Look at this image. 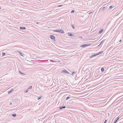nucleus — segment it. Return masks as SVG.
<instances>
[{
  "label": "nucleus",
  "instance_id": "f257e3e1",
  "mask_svg": "<svg viewBox=\"0 0 123 123\" xmlns=\"http://www.w3.org/2000/svg\"><path fill=\"white\" fill-rule=\"evenodd\" d=\"M62 73H67L68 74H69V72H68L65 69H63L62 70Z\"/></svg>",
  "mask_w": 123,
  "mask_h": 123
},
{
  "label": "nucleus",
  "instance_id": "f03ea898",
  "mask_svg": "<svg viewBox=\"0 0 123 123\" xmlns=\"http://www.w3.org/2000/svg\"><path fill=\"white\" fill-rule=\"evenodd\" d=\"M91 45L90 44H84L83 45H82L80 46V47L82 48H84L87 46H90Z\"/></svg>",
  "mask_w": 123,
  "mask_h": 123
},
{
  "label": "nucleus",
  "instance_id": "7ed1b4c3",
  "mask_svg": "<svg viewBox=\"0 0 123 123\" xmlns=\"http://www.w3.org/2000/svg\"><path fill=\"white\" fill-rule=\"evenodd\" d=\"M50 37L52 39H54V40H55V37L54 36L52 35H51L50 36Z\"/></svg>",
  "mask_w": 123,
  "mask_h": 123
},
{
  "label": "nucleus",
  "instance_id": "20e7f679",
  "mask_svg": "<svg viewBox=\"0 0 123 123\" xmlns=\"http://www.w3.org/2000/svg\"><path fill=\"white\" fill-rule=\"evenodd\" d=\"M19 29L21 30H25L26 29V28L24 26H20L19 27Z\"/></svg>",
  "mask_w": 123,
  "mask_h": 123
},
{
  "label": "nucleus",
  "instance_id": "39448f33",
  "mask_svg": "<svg viewBox=\"0 0 123 123\" xmlns=\"http://www.w3.org/2000/svg\"><path fill=\"white\" fill-rule=\"evenodd\" d=\"M68 35L70 36H74V35L73 34H72L71 33L69 32L68 33Z\"/></svg>",
  "mask_w": 123,
  "mask_h": 123
},
{
  "label": "nucleus",
  "instance_id": "423d86ee",
  "mask_svg": "<svg viewBox=\"0 0 123 123\" xmlns=\"http://www.w3.org/2000/svg\"><path fill=\"white\" fill-rule=\"evenodd\" d=\"M97 55L96 54H95L94 55H92L91 56H90V58H92L93 57Z\"/></svg>",
  "mask_w": 123,
  "mask_h": 123
},
{
  "label": "nucleus",
  "instance_id": "0eeeda50",
  "mask_svg": "<svg viewBox=\"0 0 123 123\" xmlns=\"http://www.w3.org/2000/svg\"><path fill=\"white\" fill-rule=\"evenodd\" d=\"M18 53L20 55H21V56H24V55H25L24 54H23L22 53L20 52L19 51H18Z\"/></svg>",
  "mask_w": 123,
  "mask_h": 123
},
{
  "label": "nucleus",
  "instance_id": "6e6552de",
  "mask_svg": "<svg viewBox=\"0 0 123 123\" xmlns=\"http://www.w3.org/2000/svg\"><path fill=\"white\" fill-rule=\"evenodd\" d=\"M60 33H64V31L63 30H59Z\"/></svg>",
  "mask_w": 123,
  "mask_h": 123
},
{
  "label": "nucleus",
  "instance_id": "1a4fd4ad",
  "mask_svg": "<svg viewBox=\"0 0 123 123\" xmlns=\"http://www.w3.org/2000/svg\"><path fill=\"white\" fill-rule=\"evenodd\" d=\"M66 108V106H62L61 107H60V109H62L63 108Z\"/></svg>",
  "mask_w": 123,
  "mask_h": 123
},
{
  "label": "nucleus",
  "instance_id": "9d476101",
  "mask_svg": "<svg viewBox=\"0 0 123 123\" xmlns=\"http://www.w3.org/2000/svg\"><path fill=\"white\" fill-rule=\"evenodd\" d=\"M13 90V89H11V90L8 91V93L9 94Z\"/></svg>",
  "mask_w": 123,
  "mask_h": 123
},
{
  "label": "nucleus",
  "instance_id": "9b49d317",
  "mask_svg": "<svg viewBox=\"0 0 123 123\" xmlns=\"http://www.w3.org/2000/svg\"><path fill=\"white\" fill-rule=\"evenodd\" d=\"M103 52V51H100V52H99L97 54H96L97 55H99L101 54Z\"/></svg>",
  "mask_w": 123,
  "mask_h": 123
},
{
  "label": "nucleus",
  "instance_id": "f8f14e48",
  "mask_svg": "<svg viewBox=\"0 0 123 123\" xmlns=\"http://www.w3.org/2000/svg\"><path fill=\"white\" fill-rule=\"evenodd\" d=\"M54 30L53 31L54 32H60V31H59V30Z\"/></svg>",
  "mask_w": 123,
  "mask_h": 123
},
{
  "label": "nucleus",
  "instance_id": "ddd939ff",
  "mask_svg": "<svg viewBox=\"0 0 123 123\" xmlns=\"http://www.w3.org/2000/svg\"><path fill=\"white\" fill-rule=\"evenodd\" d=\"M103 31V29L99 31V34H100L101 33H102V32Z\"/></svg>",
  "mask_w": 123,
  "mask_h": 123
},
{
  "label": "nucleus",
  "instance_id": "4468645a",
  "mask_svg": "<svg viewBox=\"0 0 123 123\" xmlns=\"http://www.w3.org/2000/svg\"><path fill=\"white\" fill-rule=\"evenodd\" d=\"M32 86H31L27 88V89H32Z\"/></svg>",
  "mask_w": 123,
  "mask_h": 123
},
{
  "label": "nucleus",
  "instance_id": "2eb2a0df",
  "mask_svg": "<svg viewBox=\"0 0 123 123\" xmlns=\"http://www.w3.org/2000/svg\"><path fill=\"white\" fill-rule=\"evenodd\" d=\"M16 114L15 113H14L12 115V116H13V117H15L16 116Z\"/></svg>",
  "mask_w": 123,
  "mask_h": 123
},
{
  "label": "nucleus",
  "instance_id": "dca6fc26",
  "mask_svg": "<svg viewBox=\"0 0 123 123\" xmlns=\"http://www.w3.org/2000/svg\"><path fill=\"white\" fill-rule=\"evenodd\" d=\"M104 68H101V71L102 72H103L104 71Z\"/></svg>",
  "mask_w": 123,
  "mask_h": 123
},
{
  "label": "nucleus",
  "instance_id": "f3484780",
  "mask_svg": "<svg viewBox=\"0 0 123 123\" xmlns=\"http://www.w3.org/2000/svg\"><path fill=\"white\" fill-rule=\"evenodd\" d=\"M70 98V97H67L66 98V100H68V99L69 98Z\"/></svg>",
  "mask_w": 123,
  "mask_h": 123
},
{
  "label": "nucleus",
  "instance_id": "a211bd4d",
  "mask_svg": "<svg viewBox=\"0 0 123 123\" xmlns=\"http://www.w3.org/2000/svg\"><path fill=\"white\" fill-rule=\"evenodd\" d=\"M76 72L75 73V72H72V75H73L74 74V73H75V74H76Z\"/></svg>",
  "mask_w": 123,
  "mask_h": 123
},
{
  "label": "nucleus",
  "instance_id": "6ab92c4d",
  "mask_svg": "<svg viewBox=\"0 0 123 123\" xmlns=\"http://www.w3.org/2000/svg\"><path fill=\"white\" fill-rule=\"evenodd\" d=\"M71 26L73 29H74L75 28L74 26V25H71Z\"/></svg>",
  "mask_w": 123,
  "mask_h": 123
},
{
  "label": "nucleus",
  "instance_id": "aec40b11",
  "mask_svg": "<svg viewBox=\"0 0 123 123\" xmlns=\"http://www.w3.org/2000/svg\"><path fill=\"white\" fill-rule=\"evenodd\" d=\"M41 97H42V96H40L38 98H37V99L38 100H39L41 98Z\"/></svg>",
  "mask_w": 123,
  "mask_h": 123
},
{
  "label": "nucleus",
  "instance_id": "412c9836",
  "mask_svg": "<svg viewBox=\"0 0 123 123\" xmlns=\"http://www.w3.org/2000/svg\"><path fill=\"white\" fill-rule=\"evenodd\" d=\"M5 53H2V55L3 56H4L5 55Z\"/></svg>",
  "mask_w": 123,
  "mask_h": 123
},
{
  "label": "nucleus",
  "instance_id": "4be33fe9",
  "mask_svg": "<svg viewBox=\"0 0 123 123\" xmlns=\"http://www.w3.org/2000/svg\"><path fill=\"white\" fill-rule=\"evenodd\" d=\"M28 89H27L26 90H25V91H24V92H28Z\"/></svg>",
  "mask_w": 123,
  "mask_h": 123
},
{
  "label": "nucleus",
  "instance_id": "5701e85b",
  "mask_svg": "<svg viewBox=\"0 0 123 123\" xmlns=\"http://www.w3.org/2000/svg\"><path fill=\"white\" fill-rule=\"evenodd\" d=\"M113 7V6H110V7H109V8L110 9H111Z\"/></svg>",
  "mask_w": 123,
  "mask_h": 123
},
{
  "label": "nucleus",
  "instance_id": "b1692460",
  "mask_svg": "<svg viewBox=\"0 0 123 123\" xmlns=\"http://www.w3.org/2000/svg\"><path fill=\"white\" fill-rule=\"evenodd\" d=\"M74 12V10H72L71 12V13H73Z\"/></svg>",
  "mask_w": 123,
  "mask_h": 123
},
{
  "label": "nucleus",
  "instance_id": "393cba45",
  "mask_svg": "<svg viewBox=\"0 0 123 123\" xmlns=\"http://www.w3.org/2000/svg\"><path fill=\"white\" fill-rule=\"evenodd\" d=\"M119 119V117H118L117 119L115 120V122H116Z\"/></svg>",
  "mask_w": 123,
  "mask_h": 123
},
{
  "label": "nucleus",
  "instance_id": "a878e982",
  "mask_svg": "<svg viewBox=\"0 0 123 123\" xmlns=\"http://www.w3.org/2000/svg\"><path fill=\"white\" fill-rule=\"evenodd\" d=\"M19 73L21 74H24L23 73H22L20 71H19Z\"/></svg>",
  "mask_w": 123,
  "mask_h": 123
},
{
  "label": "nucleus",
  "instance_id": "bb28decb",
  "mask_svg": "<svg viewBox=\"0 0 123 123\" xmlns=\"http://www.w3.org/2000/svg\"><path fill=\"white\" fill-rule=\"evenodd\" d=\"M63 6V5H58V7H61V6Z\"/></svg>",
  "mask_w": 123,
  "mask_h": 123
},
{
  "label": "nucleus",
  "instance_id": "cd10ccee",
  "mask_svg": "<svg viewBox=\"0 0 123 123\" xmlns=\"http://www.w3.org/2000/svg\"><path fill=\"white\" fill-rule=\"evenodd\" d=\"M107 120H105V121L104 122V123H106L107 122Z\"/></svg>",
  "mask_w": 123,
  "mask_h": 123
},
{
  "label": "nucleus",
  "instance_id": "c85d7f7f",
  "mask_svg": "<svg viewBox=\"0 0 123 123\" xmlns=\"http://www.w3.org/2000/svg\"><path fill=\"white\" fill-rule=\"evenodd\" d=\"M105 40H103V41H102V42H101V43H103L104 42V41H105Z\"/></svg>",
  "mask_w": 123,
  "mask_h": 123
},
{
  "label": "nucleus",
  "instance_id": "c756f323",
  "mask_svg": "<svg viewBox=\"0 0 123 123\" xmlns=\"http://www.w3.org/2000/svg\"><path fill=\"white\" fill-rule=\"evenodd\" d=\"M79 38H82V37H79Z\"/></svg>",
  "mask_w": 123,
  "mask_h": 123
},
{
  "label": "nucleus",
  "instance_id": "7c9ffc66",
  "mask_svg": "<svg viewBox=\"0 0 123 123\" xmlns=\"http://www.w3.org/2000/svg\"><path fill=\"white\" fill-rule=\"evenodd\" d=\"M105 8V7H103V9H103V10H104V9Z\"/></svg>",
  "mask_w": 123,
  "mask_h": 123
},
{
  "label": "nucleus",
  "instance_id": "2f4dec72",
  "mask_svg": "<svg viewBox=\"0 0 123 123\" xmlns=\"http://www.w3.org/2000/svg\"><path fill=\"white\" fill-rule=\"evenodd\" d=\"M12 104V103H10V105H11Z\"/></svg>",
  "mask_w": 123,
  "mask_h": 123
},
{
  "label": "nucleus",
  "instance_id": "473e14b6",
  "mask_svg": "<svg viewBox=\"0 0 123 123\" xmlns=\"http://www.w3.org/2000/svg\"><path fill=\"white\" fill-rule=\"evenodd\" d=\"M101 43H100V44L98 46H99V45H101Z\"/></svg>",
  "mask_w": 123,
  "mask_h": 123
},
{
  "label": "nucleus",
  "instance_id": "72a5a7b5",
  "mask_svg": "<svg viewBox=\"0 0 123 123\" xmlns=\"http://www.w3.org/2000/svg\"><path fill=\"white\" fill-rule=\"evenodd\" d=\"M92 13V12H89V14H90L91 13Z\"/></svg>",
  "mask_w": 123,
  "mask_h": 123
},
{
  "label": "nucleus",
  "instance_id": "f704fd0d",
  "mask_svg": "<svg viewBox=\"0 0 123 123\" xmlns=\"http://www.w3.org/2000/svg\"><path fill=\"white\" fill-rule=\"evenodd\" d=\"M121 41V40H120L119 41V42H120Z\"/></svg>",
  "mask_w": 123,
  "mask_h": 123
},
{
  "label": "nucleus",
  "instance_id": "c9c22d12",
  "mask_svg": "<svg viewBox=\"0 0 123 123\" xmlns=\"http://www.w3.org/2000/svg\"><path fill=\"white\" fill-rule=\"evenodd\" d=\"M116 122H115L114 123H116Z\"/></svg>",
  "mask_w": 123,
  "mask_h": 123
},
{
  "label": "nucleus",
  "instance_id": "e433bc0d",
  "mask_svg": "<svg viewBox=\"0 0 123 123\" xmlns=\"http://www.w3.org/2000/svg\"><path fill=\"white\" fill-rule=\"evenodd\" d=\"M37 23V24L38 23Z\"/></svg>",
  "mask_w": 123,
  "mask_h": 123
},
{
  "label": "nucleus",
  "instance_id": "4c0bfd02",
  "mask_svg": "<svg viewBox=\"0 0 123 123\" xmlns=\"http://www.w3.org/2000/svg\"><path fill=\"white\" fill-rule=\"evenodd\" d=\"M1 7H0V10L1 9Z\"/></svg>",
  "mask_w": 123,
  "mask_h": 123
}]
</instances>
